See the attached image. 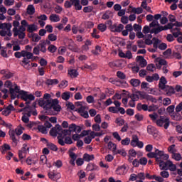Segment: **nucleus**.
<instances>
[{
    "instance_id": "f257e3e1",
    "label": "nucleus",
    "mask_w": 182,
    "mask_h": 182,
    "mask_svg": "<svg viewBox=\"0 0 182 182\" xmlns=\"http://www.w3.org/2000/svg\"><path fill=\"white\" fill-rule=\"evenodd\" d=\"M50 97H52L50 94H44L43 98L39 100L38 105L41 107H43L45 110L53 109L55 112H60V110H62V107L59 105V100L58 99L53 100Z\"/></svg>"
},
{
    "instance_id": "f03ea898",
    "label": "nucleus",
    "mask_w": 182,
    "mask_h": 182,
    "mask_svg": "<svg viewBox=\"0 0 182 182\" xmlns=\"http://www.w3.org/2000/svg\"><path fill=\"white\" fill-rule=\"evenodd\" d=\"M149 117L151 120L154 123H156V126L159 127H164L166 130L168 129V127L170 126V118H168L166 116H160L159 119V114L156 112H154L153 114H149Z\"/></svg>"
},
{
    "instance_id": "7ed1b4c3",
    "label": "nucleus",
    "mask_w": 182,
    "mask_h": 182,
    "mask_svg": "<svg viewBox=\"0 0 182 182\" xmlns=\"http://www.w3.org/2000/svg\"><path fill=\"white\" fill-rule=\"evenodd\" d=\"M23 128L22 126H19V127L16 128L15 130H11L9 132V134L10 136L11 140H12V145L16 146L18 145V142L19 141V136L23 133Z\"/></svg>"
},
{
    "instance_id": "20e7f679",
    "label": "nucleus",
    "mask_w": 182,
    "mask_h": 182,
    "mask_svg": "<svg viewBox=\"0 0 182 182\" xmlns=\"http://www.w3.org/2000/svg\"><path fill=\"white\" fill-rule=\"evenodd\" d=\"M20 53L21 54V58H23L22 60L23 68L28 70L31 69V59L33 58V53L24 50H21Z\"/></svg>"
},
{
    "instance_id": "39448f33",
    "label": "nucleus",
    "mask_w": 182,
    "mask_h": 182,
    "mask_svg": "<svg viewBox=\"0 0 182 182\" xmlns=\"http://www.w3.org/2000/svg\"><path fill=\"white\" fill-rule=\"evenodd\" d=\"M47 50H48L46 49V46L45 45V43H43V41L41 40L40 43L33 49V53L34 55H39L41 52H42L43 53H46Z\"/></svg>"
},
{
    "instance_id": "423d86ee",
    "label": "nucleus",
    "mask_w": 182,
    "mask_h": 182,
    "mask_svg": "<svg viewBox=\"0 0 182 182\" xmlns=\"http://www.w3.org/2000/svg\"><path fill=\"white\" fill-rule=\"evenodd\" d=\"M18 98L20 97L24 102H28V100L32 101L35 100V96L32 94L28 95V92L21 90L20 95L17 96Z\"/></svg>"
},
{
    "instance_id": "0eeeda50",
    "label": "nucleus",
    "mask_w": 182,
    "mask_h": 182,
    "mask_svg": "<svg viewBox=\"0 0 182 182\" xmlns=\"http://www.w3.org/2000/svg\"><path fill=\"white\" fill-rule=\"evenodd\" d=\"M55 129L56 131L55 132V133H58V134H60V136H63V137H65V136H70V131H69V129H63L60 125L58 124L55 126Z\"/></svg>"
},
{
    "instance_id": "6e6552de",
    "label": "nucleus",
    "mask_w": 182,
    "mask_h": 182,
    "mask_svg": "<svg viewBox=\"0 0 182 182\" xmlns=\"http://www.w3.org/2000/svg\"><path fill=\"white\" fill-rule=\"evenodd\" d=\"M111 32H117L120 33L123 29H124V26L122 23L119 24L118 26L116 24H113L110 26Z\"/></svg>"
},
{
    "instance_id": "1a4fd4ad",
    "label": "nucleus",
    "mask_w": 182,
    "mask_h": 182,
    "mask_svg": "<svg viewBox=\"0 0 182 182\" xmlns=\"http://www.w3.org/2000/svg\"><path fill=\"white\" fill-rule=\"evenodd\" d=\"M161 90H164L168 96H171V95H174V93H176L174 87L170 85H166L164 88H162Z\"/></svg>"
},
{
    "instance_id": "9d476101",
    "label": "nucleus",
    "mask_w": 182,
    "mask_h": 182,
    "mask_svg": "<svg viewBox=\"0 0 182 182\" xmlns=\"http://www.w3.org/2000/svg\"><path fill=\"white\" fill-rule=\"evenodd\" d=\"M78 113H80V116H82V117H84V119H88L89 117V112L86 111V107L85 106H81L78 109Z\"/></svg>"
},
{
    "instance_id": "9b49d317",
    "label": "nucleus",
    "mask_w": 182,
    "mask_h": 182,
    "mask_svg": "<svg viewBox=\"0 0 182 182\" xmlns=\"http://www.w3.org/2000/svg\"><path fill=\"white\" fill-rule=\"evenodd\" d=\"M136 60L139 62V66H141V68H146V66H147V61L143 56L138 55L136 56Z\"/></svg>"
},
{
    "instance_id": "f8f14e48",
    "label": "nucleus",
    "mask_w": 182,
    "mask_h": 182,
    "mask_svg": "<svg viewBox=\"0 0 182 182\" xmlns=\"http://www.w3.org/2000/svg\"><path fill=\"white\" fill-rule=\"evenodd\" d=\"M48 174L49 178H50V180H53L54 181L60 178V173H56L55 171H50Z\"/></svg>"
},
{
    "instance_id": "ddd939ff",
    "label": "nucleus",
    "mask_w": 182,
    "mask_h": 182,
    "mask_svg": "<svg viewBox=\"0 0 182 182\" xmlns=\"http://www.w3.org/2000/svg\"><path fill=\"white\" fill-rule=\"evenodd\" d=\"M167 86V80L165 77L162 76L159 80V87L161 90Z\"/></svg>"
},
{
    "instance_id": "4468645a",
    "label": "nucleus",
    "mask_w": 182,
    "mask_h": 182,
    "mask_svg": "<svg viewBox=\"0 0 182 182\" xmlns=\"http://www.w3.org/2000/svg\"><path fill=\"white\" fill-rule=\"evenodd\" d=\"M72 5L75 6V11H82V6L80 5V0H70Z\"/></svg>"
},
{
    "instance_id": "2eb2a0df",
    "label": "nucleus",
    "mask_w": 182,
    "mask_h": 182,
    "mask_svg": "<svg viewBox=\"0 0 182 182\" xmlns=\"http://www.w3.org/2000/svg\"><path fill=\"white\" fill-rule=\"evenodd\" d=\"M136 109L138 112H141V110H144V112H148L149 105H147L146 104L138 103L136 105Z\"/></svg>"
},
{
    "instance_id": "dca6fc26",
    "label": "nucleus",
    "mask_w": 182,
    "mask_h": 182,
    "mask_svg": "<svg viewBox=\"0 0 182 182\" xmlns=\"http://www.w3.org/2000/svg\"><path fill=\"white\" fill-rule=\"evenodd\" d=\"M162 164H159V167L161 168V170H167V167H170L173 164V161L168 160L166 162H161Z\"/></svg>"
},
{
    "instance_id": "f3484780",
    "label": "nucleus",
    "mask_w": 182,
    "mask_h": 182,
    "mask_svg": "<svg viewBox=\"0 0 182 182\" xmlns=\"http://www.w3.org/2000/svg\"><path fill=\"white\" fill-rule=\"evenodd\" d=\"M38 31V26L36 24H28L27 26V32L29 33H33V32H36Z\"/></svg>"
},
{
    "instance_id": "a211bd4d",
    "label": "nucleus",
    "mask_w": 182,
    "mask_h": 182,
    "mask_svg": "<svg viewBox=\"0 0 182 182\" xmlns=\"http://www.w3.org/2000/svg\"><path fill=\"white\" fill-rule=\"evenodd\" d=\"M69 156L71 159L70 161V164H71V166H75V161H76V159H77V155L74 152H70Z\"/></svg>"
},
{
    "instance_id": "6ab92c4d",
    "label": "nucleus",
    "mask_w": 182,
    "mask_h": 182,
    "mask_svg": "<svg viewBox=\"0 0 182 182\" xmlns=\"http://www.w3.org/2000/svg\"><path fill=\"white\" fill-rule=\"evenodd\" d=\"M162 31H164V26H158L157 28L151 29L150 33H155V35H157L158 33H160V32H162Z\"/></svg>"
},
{
    "instance_id": "aec40b11",
    "label": "nucleus",
    "mask_w": 182,
    "mask_h": 182,
    "mask_svg": "<svg viewBox=\"0 0 182 182\" xmlns=\"http://www.w3.org/2000/svg\"><path fill=\"white\" fill-rule=\"evenodd\" d=\"M128 97L133 100V102H137L139 100V91L133 92L132 94H128Z\"/></svg>"
},
{
    "instance_id": "412c9836",
    "label": "nucleus",
    "mask_w": 182,
    "mask_h": 182,
    "mask_svg": "<svg viewBox=\"0 0 182 182\" xmlns=\"http://www.w3.org/2000/svg\"><path fill=\"white\" fill-rule=\"evenodd\" d=\"M49 19L51 22H59L60 21V17L56 14H51Z\"/></svg>"
},
{
    "instance_id": "4be33fe9",
    "label": "nucleus",
    "mask_w": 182,
    "mask_h": 182,
    "mask_svg": "<svg viewBox=\"0 0 182 182\" xmlns=\"http://www.w3.org/2000/svg\"><path fill=\"white\" fill-rule=\"evenodd\" d=\"M169 157L170 156H168V154L164 153L161 157L156 158V161L159 163V164H162L161 162H164V160H168Z\"/></svg>"
},
{
    "instance_id": "5701e85b",
    "label": "nucleus",
    "mask_w": 182,
    "mask_h": 182,
    "mask_svg": "<svg viewBox=\"0 0 182 182\" xmlns=\"http://www.w3.org/2000/svg\"><path fill=\"white\" fill-rule=\"evenodd\" d=\"M40 164H47V167L50 168V164H48V158L45 155L41 156Z\"/></svg>"
},
{
    "instance_id": "b1692460",
    "label": "nucleus",
    "mask_w": 182,
    "mask_h": 182,
    "mask_svg": "<svg viewBox=\"0 0 182 182\" xmlns=\"http://www.w3.org/2000/svg\"><path fill=\"white\" fill-rule=\"evenodd\" d=\"M87 169L88 171H95L99 170V166H96L95 164L90 163L87 166Z\"/></svg>"
},
{
    "instance_id": "393cba45",
    "label": "nucleus",
    "mask_w": 182,
    "mask_h": 182,
    "mask_svg": "<svg viewBox=\"0 0 182 182\" xmlns=\"http://www.w3.org/2000/svg\"><path fill=\"white\" fill-rule=\"evenodd\" d=\"M26 12L28 15H33L35 14V6L33 4H29L27 6Z\"/></svg>"
},
{
    "instance_id": "a878e982",
    "label": "nucleus",
    "mask_w": 182,
    "mask_h": 182,
    "mask_svg": "<svg viewBox=\"0 0 182 182\" xmlns=\"http://www.w3.org/2000/svg\"><path fill=\"white\" fill-rule=\"evenodd\" d=\"M28 37L32 38L33 42H39L42 38L38 33H31Z\"/></svg>"
},
{
    "instance_id": "bb28decb",
    "label": "nucleus",
    "mask_w": 182,
    "mask_h": 182,
    "mask_svg": "<svg viewBox=\"0 0 182 182\" xmlns=\"http://www.w3.org/2000/svg\"><path fill=\"white\" fill-rule=\"evenodd\" d=\"M68 74L70 76V77H77V76H79V73L75 69L68 70Z\"/></svg>"
},
{
    "instance_id": "cd10ccee",
    "label": "nucleus",
    "mask_w": 182,
    "mask_h": 182,
    "mask_svg": "<svg viewBox=\"0 0 182 182\" xmlns=\"http://www.w3.org/2000/svg\"><path fill=\"white\" fill-rule=\"evenodd\" d=\"M107 146L109 150H112L113 153H115L116 150H117V145H116V144L113 143L112 141L108 142Z\"/></svg>"
},
{
    "instance_id": "c85d7f7f",
    "label": "nucleus",
    "mask_w": 182,
    "mask_h": 182,
    "mask_svg": "<svg viewBox=\"0 0 182 182\" xmlns=\"http://www.w3.org/2000/svg\"><path fill=\"white\" fill-rule=\"evenodd\" d=\"M83 160L84 161H92L95 160V155H89V154H84L83 155Z\"/></svg>"
},
{
    "instance_id": "c756f323",
    "label": "nucleus",
    "mask_w": 182,
    "mask_h": 182,
    "mask_svg": "<svg viewBox=\"0 0 182 182\" xmlns=\"http://www.w3.org/2000/svg\"><path fill=\"white\" fill-rule=\"evenodd\" d=\"M8 150H11V146H9L8 144H4L0 148V151L2 153V154H5Z\"/></svg>"
},
{
    "instance_id": "7c9ffc66",
    "label": "nucleus",
    "mask_w": 182,
    "mask_h": 182,
    "mask_svg": "<svg viewBox=\"0 0 182 182\" xmlns=\"http://www.w3.org/2000/svg\"><path fill=\"white\" fill-rule=\"evenodd\" d=\"M138 141H139V136H137V135H134L132 136V139L130 142V144L132 147H136Z\"/></svg>"
},
{
    "instance_id": "2f4dec72",
    "label": "nucleus",
    "mask_w": 182,
    "mask_h": 182,
    "mask_svg": "<svg viewBox=\"0 0 182 182\" xmlns=\"http://www.w3.org/2000/svg\"><path fill=\"white\" fill-rule=\"evenodd\" d=\"M129 83L132 85V86H133L134 87H137V86H139L141 83L140 80L139 79H134L132 78L131 79V80L129 81Z\"/></svg>"
},
{
    "instance_id": "473e14b6",
    "label": "nucleus",
    "mask_w": 182,
    "mask_h": 182,
    "mask_svg": "<svg viewBox=\"0 0 182 182\" xmlns=\"http://www.w3.org/2000/svg\"><path fill=\"white\" fill-rule=\"evenodd\" d=\"M141 6L144 9H146L147 12H150L151 14H153V11H151V8L150 6H147V1H144L141 2Z\"/></svg>"
},
{
    "instance_id": "72a5a7b5",
    "label": "nucleus",
    "mask_w": 182,
    "mask_h": 182,
    "mask_svg": "<svg viewBox=\"0 0 182 182\" xmlns=\"http://www.w3.org/2000/svg\"><path fill=\"white\" fill-rule=\"evenodd\" d=\"M46 83L48 85V86H52V85H58V83H59V80L58 79H48L46 81Z\"/></svg>"
},
{
    "instance_id": "f704fd0d",
    "label": "nucleus",
    "mask_w": 182,
    "mask_h": 182,
    "mask_svg": "<svg viewBox=\"0 0 182 182\" xmlns=\"http://www.w3.org/2000/svg\"><path fill=\"white\" fill-rule=\"evenodd\" d=\"M61 98L63 99V100H69L70 99V92H64L61 95Z\"/></svg>"
},
{
    "instance_id": "c9c22d12",
    "label": "nucleus",
    "mask_w": 182,
    "mask_h": 182,
    "mask_svg": "<svg viewBox=\"0 0 182 182\" xmlns=\"http://www.w3.org/2000/svg\"><path fill=\"white\" fill-rule=\"evenodd\" d=\"M47 147H48V149H50V150H52V151H58V146L52 142L48 143Z\"/></svg>"
},
{
    "instance_id": "e433bc0d",
    "label": "nucleus",
    "mask_w": 182,
    "mask_h": 182,
    "mask_svg": "<svg viewBox=\"0 0 182 182\" xmlns=\"http://www.w3.org/2000/svg\"><path fill=\"white\" fill-rule=\"evenodd\" d=\"M126 171V166L124 165L121 166L116 170L117 174H123Z\"/></svg>"
},
{
    "instance_id": "4c0bfd02",
    "label": "nucleus",
    "mask_w": 182,
    "mask_h": 182,
    "mask_svg": "<svg viewBox=\"0 0 182 182\" xmlns=\"http://www.w3.org/2000/svg\"><path fill=\"white\" fill-rule=\"evenodd\" d=\"M147 133L149 134H156V128L151 125L147 127Z\"/></svg>"
},
{
    "instance_id": "58836bf2",
    "label": "nucleus",
    "mask_w": 182,
    "mask_h": 182,
    "mask_svg": "<svg viewBox=\"0 0 182 182\" xmlns=\"http://www.w3.org/2000/svg\"><path fill=\"white\" fill-rule=\"evenodd\" d=\"M38 130L43 134H46V133H48L46 127H45L43 125H38Z\"/></svg>"
},
{
    "instance_id": "ea45409f",
    "label": "nucleus",
    "mask_w": 182,
    "mask_h": 182,
    "mask_svg": "<svg viewBox=\"0 0 182 182\" xmlns=\"http://www.w3.org/2000/svg\"><path fill=\"white\" fill-rule=\"evenodd\" d=\"M168 153H171V154H174L177 149H176V144H172L168 147Z\"/></svg>"
},
{
    "instance_id": "a19ab883",
    "label": "nucleus",
    "mask_w": 182,
    "mask_h": 182,
    "mask_svg": "<svg viewBox=\"0 0 182 182\" xmlns=\"http://www.w3.org/2000/svg\"><path fill=\"white\" fill-rule=\"evenodd\" d=\"M112 14L113 13H112V11H105V13L102 16V19H104L105 21H106L107 19H109Z\"/></svg>"
},
{
    "instance_id": "79ce46f5",
    "label": "nucleus",
    "mask_w": 182,
    "mask_h": 182,
    "mask_svg": "<svg viewBox=\"0 0 182 182\" xmlns=\"http://www.w3.org/2000/svg\"><path fill=\"white\" fill-rule=\"evenodd\" d=\"M172 159H173V160H176V161H180V160H181L182 157H181V154H180V153H174L172 154Z\"/></svg>"
},
{
    "instance_id": "37998d69",
    "label": "nucleus",
    "mask_w": 182,
    "mask_h": 182,
    "mask_svg": "<svg viewBox=\"0 0 182 182\" xmlns=\"http://www.w3.org/2000/svg\"><path fill=\"white\" fill-rule=\"evenodd\" d=\"M152 41L154 43H153V47L154 48V49H157V48H159V43H160V41L159 40V38L154 37L152 38Z\"/></svg>"
},
{
    "instance_id": "c03bdc74",
    "label": "nucleus",
    "mask_w": 182,
    "mask_h": 182,
    "mask_svg": "<svg viewBox=\"0 0 182 182\" xmlns=\"http://www.w3.org/2000/svg\"><path fill=\"white\" fill-rule=\"evenodd\" d=\"M159 109V105H156L153 104L152 105L148 106V112H156Z\"/></svg>"
},
{
    "instance_id": "a18cd8bd",
    "label": "nucleus",
    "mask_w": 182,
    "mask_h": 182,
    "mask_svg": "<svg viewBox=\"0 0 182 182\" xmlns=\"http://www.w3.org/2000/svg\"><path fill=\"white\" fill-rule=\"evenodd\" d=\"M117 77H119V79H121L122 80H126V74L122 71H117Z\"/></svg>"
},
{
    "instance_id": "49530a36",
    "label": "nucleus",
    "mask_w": 182,
    "mask_h": 182,
    "mask_svg": "<svg viewBox=\"0 0 182 182\" xmlns=\"http://www.w3.org/2000/svg\"><path fill=\"white\" fill-rule=\"evenodd\" d=\"M132 12H134V14H136L137 15H140V14H143V9H141V7H133Z\"/></svg>"
},
{
    "instance_id": "de8ad7c7",
    "label": "nucleus",
    "mask_w": 182,
    "mask_h": 182,
    "mask_svg": "<svg viewBox=\"0 0 182 182\" xmlns=\"http://www.w3.org/2000/svg\"><path fill=\"white\" fill-rule=\"evenodd\" d=\"M114 154H120L124 157H126V156H127V153L124 149H118L117 151L115 150V153H114Z\"/></svg>"
},
{
    "instance_id": "09e8293b",
    "label": "nucleus",
    "mask_w": 182,
    "mask_h": 182,
    "mask_svg": "<svg viewBox=\"0 0 182 182\" xmlns=\"http://www.w3.org/2000/svg\"><path fill=\"white\" fill-rule=\"evenodd\" d=\"M48 50L50 52V53H55L56 50H58V48L55 45H50L48 48Z\"/></svg>"
},
{
    "instance_id": "8fccbe9b",
    "label": "nucleus",
    "mask_w": 182,
    "mask_h": 182,
    "mask_svg": "<svg viewBox=\"0 0 182 182\" xmlns=\"http://www.w3.org/2000/svg\"><path fill=\"white\" fill-rule=\"evenodd\" d=\"M48 39L51 42H55V41H57L58 36L54 33H50L48 36Z\"/></svg>"
},
{
    "instance_id": "3c124183",
    "label": "nucleus",
    "mask_w": 182,
    "mask_h": 182,
    "mask_svg": "<svg viewBox=\"0 0 182 182\" xmlns=\"http://www.w3.org/2000/svg\"><path fill=\"white\" fill-rule=\"evenodd\" d=\"M122 146H129L130 144V138L127 137L121 141Z\"/></svg>"
},
{
    "instance_id": "603ef678",
    "label": "nucleus",
    "mask_w": 182,
    "mask_h": 182,
    "mask_svg": "<svg viewBox=\"0 0 182 182\" xmlns=\"http://www.w3.org/2000/svg\"><path fill=\"white\" fill-rule=\"evenodd\" d=\"M97 28L99 31H100V32H105L106 29H107V26H106L105 24L100 23L98 25Z\"/></svg>"
},
{
    "instance_id": "864d4df0",
    "label": "nucleus",
    "mask_w": 182,
    "mask_h": 182,
    "mask_svg": "<svg viewBox=\"0 0 182 182\" xmlns=\"http://www.w3.org/2000/svg\"><path fill=\"white\" fill-rule=\"evenodd\" d=\"M92 11H93V7L92 6H85L83 9V12H85V14H90Z\"/></svg>"
},
{
    "instance_id": "5fc2aeb1",
    "label": "nucleus",
    "mask_w": 182,
    "mask_h": 182,
    "mask_svg": "<svg viewBox=\"0 0 182 182\" xmlns=\"http://www.w3.org/2000/svg\"><path fill=\"white\" fill-rule=\"evenodd\" d=\"M150 26H145L143 28L142 32L143 33H144L145 35H147V33H150V32H151V30H150Z\"/></svg>"
},
{
    "instance_id": "6e6d98bb",
    "label": "nucleus",
    "mask_w": 182,
    "mask_h": 182,
    "mask_svg": "<svg viewBox=\"0 0 182 182\" xmlns=\"http://www.w3.org/2000/svg\"><path fill=\"white\" fill-rule=\"evenodd\" d=\"M175 29L177 31L176 32H172V36H173V38H178V36H180V35H182V33H181V31H180L178 28H176Z\"/></svg>"
},
{
    "instance_id": "4d7b16f0",
    "label": "nucleus",
    "mask_w": 182,
    "mask_h": 182,
    "mask_svg": "<svg viewBox=\"0 0 182 182\" xmlns=\"http://www.w3.org/2000/svg\"><path fill=\"white\" fill-rule=\"evenodd\" d=\"M146 70H149V72H154V70H156V65H154V64L148 65Z\"/></svg>"
},
{
    "instance_id": "13d9d810",
    "label": "nucleus",
    "mask_w": 182,
    "mask_h": 182,
    "mask_svg": "<svg viewBox=\"0 0 182 182\" xmlns=\"http://www.w3.org/2000/svg\"><path fill=\"white\" fill-rule=\"evenodd\" d=\"M155 26H160V23H159V21L153 20L152 22L149 23V27L155 28Z\"/></svg>"
},
{
    "instance_id": "bf43d9fd",
    "label": "nucleus",
    "mask_w": 182,
    "mask_h": 182,
    "mask_svg": "<svg viewBox=\"0 0 182 182\" xmlns=\"http://www.w3.org/2000/svg\"><path fill=\"white\" fill-rule=\"evenodd\" d=\"M146 100H149V102H152V103H157V100L151 95H146Z\"/></svg>"
},
{
    "instance_id": "052dcab7",
    "label": "nucleus",
    "mask_w": 182,
    "mask_h": 182,
    "mask_svg": "<svg viewBox=\"0 0 182 182\" xmlns=\"http://www.w3.org/2000/svg\"><path fill=\"white\" fill-rule=\"evenodd\" d=\"M160 176H161L163 178H168V177H170V173H168V171H163L160 173Z\"/></svg>"
},
{
    "instance_id": "680f3d73",
    "label": "nucleus",
    "mask_w": 182,
    "mask_h": 182,
    "mask_svg": "<svg viewBox=\"0 0 182 182\" xmlns=\"http://www.w3.org/2000/svg\"><path fill=\"white\" fill-rule=\"evenodd\" d=\"M57 139L58 140V144H60V146H65V140H63V136H58Z\"/></svg>"
},
{
    "instance_id": "e2e57ef3",
    "label": "nucleus",
    "mask_w": 182,
    "mask_h": 182,
    "mask_svg": "<svg viewBox=\"0 0 182 182\" xmlns=\"http://www.w3.org/2000/svg\"><path fill=\"white\" fill-rule=\"evenodd\" d=\"M115 123H117L118 126H123V124H124V119L122 118H117L115 120Z\"/></svg>"
},
{
    "instance_id": "0e129e2a",
    "label": "nucleus",
    "mask_w": 182,
    "mask_h": 182,
    "mask_svg": "<svg viewBox=\"0 0 182 182\" xmlns=\"http://www.w3.org/2000/svg\"><path fill=\"white\" fill-rule=\"evenodd\" d=\"M164 153V151H163L156 149L155 150V154H156V159H160V157H161V156H163Z\"/></svg>"
},
{
    "instance_id": "69168bd1",
    "label": "nucleus",
    "mask_w": 182,
    "mask_h": 182,
    "mask_svg": "<svg viewBox=\"0 0 182 182\" xmlns=\"http://www.w3.org/2000/svg\"><path fill=\"white\" fill-rule=\"evenodd\" d=\"M54 11L55 14H62V11H63V9L60 6L57 5L54 8Z\"/></svg>"
},
{
    "instance_id": "338daca9",
    "label": "nucleus",
    "mask_w": 182,
    "mask_h": 182,
    "mask_svg": "<svg viewBox=\"0 0 182 182\" xmlns=\"http://www.w3.org/2000/svg\"><path fill=\"white\" fill-rule=\"evenodd\" d=\"M121 22L124 23V25H127V23H129V17H127V16H123L121 18Z\"/></svg>"
},
{
    "instance_id": "774afa93",
    "label": "nucleus",
    "mask_w": 182,
    "mask_h": 182,
    "mask_svg": "<svg viewBox=\"0 0 182 182\" xmlns=\"http://www.w3.org/2000/svg\"><path fill=\"white\" fill-rule=\"evenodd\" d=\"M133 28L135 32H140L141 31V26L137 23H134Z\"/></svg>"
}]
</instances>
